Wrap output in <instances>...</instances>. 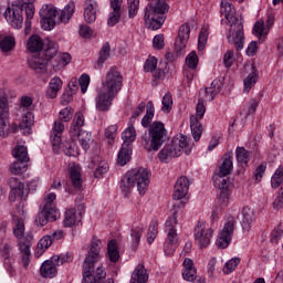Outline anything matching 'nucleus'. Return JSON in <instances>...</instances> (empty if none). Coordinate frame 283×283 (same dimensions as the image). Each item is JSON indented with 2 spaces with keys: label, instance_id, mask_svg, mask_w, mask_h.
I'll list each match as a JSON object with an SVG mask.
<instances>
[{
  "label": "nucleus",
  "instance_id": "1",
  "mask_svg": "<svg viewBox=\"0 0 283 283\" xmlns=\"http://www.w3.org/2000/svg\"><path fill=\"white\" fill-rule=\"evenodd\" d=\"M101 258V240L93 237L91 240V248L86 254V258L83 263V280L82 283H104L105 277H107V272L103 269V265L98 264ZM94 269L96 271L94 272Z\"/></svg>",
  "mask_w": 283,
  "mask_h": 283
},
{
  "label": "nucleus",
  "instance_id": "2",
  "mask_svg": "<svg viewBox=\"0 0 283 283\" xmlns=\"http://www.w3.org/2000/svg\"><path fill=\"white\" fill-rule=\"evenodd\" d=\"M220 8V14L230 23L227 40L231 45H234L237 52H240L244 48V25L242 20L234 15L235 8L229 0H221Z\"/></svg>",
  "mask_w": 283,
  "mask_h": 283
},
{
  "label": "nucleus",
  "instance_id": "3",
  "mask_svg": "<svg viewBox=\"0 0 283 283\" xmlns=\"http://www.w3.org/2000/svg\"><path fill=\"white\" fill-rule=\"evenodd\" d=\"M140 196L147 193V187H149V170L147 168H134L128 171L119 182V189L124 196L132 193V188L136 187Z\"/></svg>",
  "mask_w": 283,
  "mask_h": 283
},
{
  "label": "nucleus",
  "instance_id": "4",
  "mask_svg": "<svg viewBox=\"0 0 283 283\" xmlns=\"http://www.w3.org/2000/svg\"><path fill=\"white\" fill-rule=\"evenodd\" d=\"M34 1L36 0H17L12 3V8H7L4 18L12 28L15 30L23 28V10L28 19L34 18Z\"/></svg>",
  "mask_w": 283,
  "mask_h": 283
},
{
  "label": "nucleus",
  "instance_id": "5",
  "mask_svg": "<svg viewBox=\"0 0 283 283\" xmlns=\"http://www.w3.org/2000/svg\"><path fill=\"white\" fill-rule=\"evenodd\" d=\"M182 151H185L186 156H189L191 154V146L187 136L178 134L158 153V158L160 163H167L171 158L182 156Z\"/></svg>",
  "mask_w": 283,
  "mask_h": 283
},
{
  "label": "nucleus",
  "instance_id": "6",
  "mask_svg": "<svg viewBox=\"0 0 283 283\" xmlns=\"http://www.w3.org/2000/svg\"><path fill=\"white\" fill-rule=\"evenodd\" d=\"M167 140V128L163 122H154L148 133L142 136V145L146 151H158Z\"/></svg>",
  "mask_w": 283,
  "mask_h": 283
},
{
  "label": "nucleus",
  "instance_id": "7",
  "mask_svg": "<svg viewBox=\"0 0 283 283\" xmlns=\"http://www.w3.org/2000/svg\"><path fill=\"white\" fill-rule=\"evenodd\" d=\"M169 4L165 0H157L155 3H148L145 8V22L150 30H160L167 19Z\"/></svg>",
  "mask_w": 283,
  "mask_h": 283
},
{
  "label": "nucleus",
  "instance_id": "8",
  "mask_svg": "<svg viewBox=\"0 0 283 283\" xmlns=\"http://www.w3.org/2000/svg\"><path fill=\"white\" fill-rule=\"evenodd\" d=\"M74 109L67 106L60 112V119L54 122L53 128L51 130V143L53 145L54 151L61 147L63 132H65V125L63 123H70L72 120V115Z\"/></svg>",
  "mask_w": 283,
  "mask_h": 283
},
{
  "label": "nucleus",
  "instance_id": "9",
  "mask_svg": "<svg viewBox=\"0 0 283 283\" xmlns=\"http://www.w3.org/2000/svg\"><path fill=\"white\" fill-rule=\"evenodd\" d=\"M123 90V74L116 66H112L106 73L105 81L103 82V91L118 96V92Z\"/></svg>",
  "mask_w": 283,
  "mask_h": 283
},
{
  "label": "nucleus",
  "instance_id": "10",
  "mask_svg": "<svg viewBox=\"0 0 283 283\" xmlns=\"http://www.w3.org/2000/svg\"><path fill=\"white\" fill-rule=\"evenodd\" d=\"M12 156L15 161L10 166V172L13 176H19L28 169V163H30V157L28 156V148L25 146H18L12 150Z\"/></svg>",
  "mask_w": 283,
  "mask_h": 283
},
{
  "label": "nucleus",
  "instance_id": "11",
  "mask_svg": "<svg viewBox=\"0 0 283 283\" xmlns=\"http://www.w3.org/2000/svg\"><path fill=\"white\" fill-rule=\"evenodd\" d=\"M207 112V106H205V103L198 102L196 107V115L190 116V129L193 137V140L198 143L200 138H202V124L200 120L205 118V113Z\"/></svg>",
  "mask_w": 283,
  "mask_h": 283
},
{
  "label": "nucleus",
  "instance_id": "12",
  "mask_svg": "<svg viewBox=\"0 0 283 283\" xmlns=\"http://www.w3.org/2000/svg\"><path fill=\"white\" fill-rule=\"evenodd\" d=\"M233 231H235V218L229 216L217 240V247H219V249H227V247L231 244Z\"/></svg>",
  "mask_w": 283,
  "mask_h": 283
},
{
  "label": "nucleus",
  "instance_id": "13",
  "mask_svg": "<svg viewBox=\"0 0 283 283\" xmlns=\"http://www.w3.org/2000/svg\"><path fill=\"white\" fill-rule=\"evenodd\" d=\"M9 186L11 187L9 200L14 202V200H27L30 196V186L20 182L18 178L11 177L9 179Z\"/></svg>",
  "mask_w": 283,
  "mask_h": 283
},
{
  "label": "nucleus",
  "instance_id": "14",
  "mask_svg": "<svg viewBox=\"0 0 283 283\" xmlns=\"http://www.w3.org/2000/svg\"><path fill=\"white\" fill-rule=\"evenodd\" d=\"M211 238H213V230L207 228V223L199 221L195 228V240L200 249H207L208 244H211Z\"/></svg>",
  "mask_w": 283,
  "mask_h": 283
},
{
  "label": "nucleus",
  "instance_id": "15",
  "mask_svg": "<svg viewBox=\"0 0 283 283\" xmlns=\"http://www.w3.org/2000/svg\"><path fill=\"white\" fill-rule=\"evenodd\" d=\"M10 130V107L8 99L0 97V136H6Z\"/></svg>",
  "mask_w": 283,
  "mask_h": 283
},
{
  "label": "nucleus",
  "instance_id": "16",
  "mask_svg": "<svg viewBox=\"0 0 283 283\" xmlns=\"http://www.w3.org/2000/svg\"><path fill=\"white\" fill-rule=\"evenodd\" d=\"M191 34V29L189 24H182L179 28L178 36L175 41V52L177 55L182 54V50L187 48V43L189 42V35Z\"/></svg>",
  "mask_w": 283,
  "mask_h": 283
},
{
  "label": "nucleus",
  "instance_id": "17",
  "mask_svg": "<svg viewBox=\"0 0 283 283\" xmlns=\"http://www.w3.org/2000/svg\"><path fill=\"white\" fill-rule=\"evenodd\" d=\"M114 98H116V95H112V93H107L106 91H101L95 98V107L97 112H109Z\"/></svg>",
  "mask_w": 283,
  "mask_h": 283
},
{
  "label": "nucleus",
  "instance_id": "18",
  "mask_svg": "<svg viewBox=\"0 0 283 283\" xmlns=\"http://www.w3.org/2000/svg\"><path fill=\"white\" fill-rule=\"evenodd\" d=\"M29 67L34 70L36 74H45L48 72V59L43 57L41 53L33 54L28 59Z\"/></svg>",
  "mask_w": 283,
  "mask_h": 283
},
{
  "label": "nucleus",
  "instance_id": "19",
  "mask_svg": "<svg viewBox=\"0 0 283 283\" xmlns=\"http://www.w3.org/2000/svg\"><path fill=\"white\" fill-rule=\"evenodd\" d=\"M158 60L156 57H149L148 60H146L145 64H144V70L145 72H151L154 78H165V76H167V74L169 73V70L167 69H158Z\"/></svg>",
  "mask_w": 283,
  "mask_h": 283
},
{
  "label": "nucleus",
  "instance_id": "20",
  "mask_svg": "<svg viewBox=\"0 0 283 283\" xmlns=\"http://www.w3.org/2000/svg\"><path fill=\"white\" fill-rule=\"evenodd\" d=\"M222 87H224V77L214 78L211 86L205 88L206 101H213L222 92Z\"/></svg>",
  "mask_w": 283,
  "mask_h": 283
},
{
  "label": "nucleus",
  "instance_id": "21",
  "mask_svg": "<svg viewBox=\"0 0 283 283\" xmlns=\"http://www.w3.org/2000/svg\"><path fill=\"white\" fill-rule=\"evenodd\" d=\"M187 193H189V179L185 176H181L176 181L172 198L174 200H182Z\"/></svg>",
  "mask_w": 283,
  "mask_h": 283
},
{
  "label": "nucleus",
  "instance_id": "22",
  "mask_svg": "<svg viewBox=\"0 0 283 283\" xmlns=\"http://www.w3.org/2000/svg\"><path fill=\"white\" fill-rule=\"evenodd\" d=\"M32 241L24 239L19 242V251L22 254V264L24 269L30 266V258H32Z\"/></svg>",
  "mask_w": 283,
  "mask_h": 283
},
{
  "label": "nucleus",
  "instance_id": "23",
  "mask_svg": "<svg viewBox=\"0 0 283 283\" xmlns=\"http://www.w3.org/2000/svg\"><path fill=\"white\" fill-rule=\"evenodd\" d=\"M232 156H233V153H227L224 155L223 161L219 167V172H218L219 178H227V176H231V172L233 171V160H231Z\"/></svg>",
  "mask_w": 283,
  "mask_h": 283
},
{
  "label": "nucleus",
  "instance_id": "24",
  "mask_svg": "<svg viewBox=\"0 0 283 283\" xmlns=\"http://www.w3.org/2000/svg\"><path fill=\"white\" fill-rule=\"evenodd\" d=\"M85 125V116H83V113L78 112L75 114L71 128L70 134L74 138L78 136L83 132V126Z\"/></svg>",
  "mask_w": 283,
  "mask_h": 283
},
{
  "label": "nucleus",
  "instance_id": "25",
  "mask_svg": "<svg viewBox=\"0 0 283 283\" xmlns=\"http://www.w3.org/2000/svg\"><path fill=\"white\" fill-rule=\"evenodd\" d=\"M243 219L241 221V227L244 231H251V226L255 222V212L249 207H244L242 210Z\"/></svg>",
  "mask_w": 283,
  "mask_h": 283
},
{
  "label": "nucleus",
  "instance_id": "26",
  "mask_svg": "<svg viewBox=\"0 0 283 283\" xmlns=\"http://www.w3.org/2000/svg\"><path fill=\"white\" fill-rule=\"evenodd\" d=\"M133 151L134 147L127 144H123L117 155V165H120V167H125V165H127V163L132 160Z\"/></svg>",
  "mask_w": 283,
  "mask_h": 283
},
{
  "label": "nucleus",
  "instance_id": "27",
  "mask_svg": "<svg viewBox=\"0 0 283 283\" xmlns=\"http://www.w3.org/2000/svg\"><path fill=\"white\" fill-rule=\"evenodd\" d=\"M63 87V81L59 76H54L51 78L49 83V87L46 90V98H56L59 96V92Z\"/></svg>",
  "mask_w": 283,
  "mask_h": 283
},
{
  "label": "nucleus",
  "instance_id": "28",
  "mask_svg": "<svg viewBox=\"0 0 283 283\" xmlns=\"http://www.w3.org/2000/svg\"><path fill=\"white\" fill-rule=\"evenodd\" d=\"M180 207H182V201L174 205L172 213L165 223L166 231H176V227L178 224V209H180Z\"/></svg>",
  "mask_w": 283,
  "mask_h": 283
},
{
  "label": "nucleus",
  "instance_id": "29",
  "mask_svg": "<svg viewBox=\"0 0 283 283\" xmlns=\"http://www.w3.org/2000/svg\"><path fill=\"white\" fill-rule=\"evenodd\" d=\"M148 280L149 276L147 275V270H145V265L138 264L132 274L130 283H147Z\"/></svg>",
  "mask_w": 283,
  "mask_h": 283
},
{
  "label": "nucleus",
  "instance_id": "30",
  "mask_svg": "<svg viewBox=\"0 0 283 283\" xmlns=\"http://www.w3.org/2000/svg\"><path fill=\"white\" fill-rule=\"evenodd\" d=\"M84 20L87 23H94L96 21V1L90 0L85 3Z\"/></svg>",
  "mask_w": 283,
  "mask_h": 283
},
{
  "label": "nucleus",
  "instance_id": "31",
  "mask_svg": "<svg viewBox=\"0 0 283 283\" xmlns=\"http://www.w3.org/2000/svg\"><path fill=\"white\" fill-rule=\"evenodd\" d=\"M27 50L32 54L43 50V40L39 35H31L27 42Z\"/></svg>",
  "mask_w": 283,
  "mask_h": 283
},
{
  "label": "nucleus",
  "instance_id": "32",
  "mask_svg": "<svg viewBox=\"0 0 283 283\" xmlns=\"http://www.w3.org/2000/svg\"><path fill=\"white\" fill-rule=\"evenodd\" d=\"M40 275L42 277H54V275H56V265L54 264V261H44L40 268Z\"/></svg>",
  "mask_w": 283,
  "mask_h": 283
},
{
  "label": "nucleus",
  "instance_id": "33",
  "mask_svg": "<svg viewBox=\"0 0 283 283\" xmlns=\"http://www.w3.org/2000/svg\"><path fill=\"white\" fill-rule=\"evenodd\" d=\"M70 180L74 189H81V187H83V178L81 177V167L72 166L70 168Z\"/></svg>",
  "mask_w": 283,
  "mask_h": 283
},
{
  "label": "nucleus",
  "instance_id": "34",
  "mask_svg": "<svg viewBox=\"0 0 283 283\" xmlns=\"http://www.w3.org/2000/svg\"><path fill=\"white\" fill-rule=\"evenodd\" d=\"M40 54L43 55V59H46V63H50V61L59 56V44H56V42L49 41L46 49Z\"/></svg>",
  "mask_w": 283,
  "mask_h": 283
},
{
  "label": "nucleus",
  "instance_id": "35",
  "mask_svg": "<svg viewBox=\"0 0 283 283\" xmlns=\"http://www.w3.org/2000/svg\"><path fill=\"white\" fill-rule=\"evenodd\" d=\"M107 253L108 260L111 262L116 263L118 260H120V254L118 253V243L116 242V239H113L107 243Z\"/></svg>",
  "mask_w": 283,
  "mask_h": 283
},
{
  "label": "nucleus",
  "instance_id": "36",
  "mask_svg": "<svg viewBox=\"0 0 283 283\" xmlns=\"http://www.w3.org/2000/svg\"><path fill=\"white\" fill-rule=\"evenodd\" d=\"M74 10H76V4L74 1H70L61 11L60 21L62 23H70V19L74 15Z\"/></svg>",
  "mask_w": 283,
  "mask_h": 283
},
{
  "label": "nucleus",
  "instance_id": "37",
  "mask_svg": "<svg viewBox=\"0 0 283 283\" xmlns=\"http://www.w3.org/2000/svg\"><path fill=\"white\" fill-rule=\"evenodd\" d=\"M256 83H258V70H255V66L252 65V72L243 81L245 94H249V92H251V90L253 88V85H255Z\"/></svg>",
  "mask_w": 283,
  "mask_h": 283
},
{
  "label": "nucleus",
  "instance_id": "38",
  "mask_svg": "<svg viewBox=\"0 0 283 283\" xmlns=\"http://www.w3.org/2000/svg\"><path fill=\"white\" fill-rule=\"evenodd\" d=\"M46 219H49V222H56L61 218V212H59V209H56V206L49 203L44 205L43 210Z\"/></svg>",
  "mask_w": 283,
  "mask_h": 283
},
{
  "label": "nucleus",
  "instance_id": "39",
  "mask_svg": "<svg viewBox=\"0 0 283 283\" xmlns=\"http://www.w3.org/2000/svg\"><path fill=\"white\" fill-rule=\"evenodd\" d=\"M123 145H128V147H134L132 143L136 140V128L134 126H128L122 134Z\"/></svg>",
  "mask_w": 283,
  "mask_h": 283
},
{
  "label": "nucleus",
  "instance_id": "40",
  "mask_svg": "<svg viewBox=\"0 0 283 283\" xmlns=\"http://www.w3.org/2000/svg\"><path fill=\"white\" fill-rule=\"evenodd\" d=\"M112 48L109 46V42L104 43V45L102 46L101 51H99V56L98 60L96 62V69L101 70V67H103L105 61H107V59H109V52H111Z\"/></svg>",
  "mask_w": 283,
  "mask_h": 283
},
{
  "label": "nucleus",
  "instance_id": "41",
  "mask_svg": "<svg viewBox=\"0 0 283 283\" xmlns=\"http://www.w3.org/2000/svg\"><path fill=\"white\" fill-rule=\"evenodd\" d=\"M10 251H12V248L10 244L6 243L2 248V253L4 258V266L9 274L12 276L14 275V269L12 268V261L10 260Z\"/></svg>",
  "mask_w": 283,
  "mask_h": 283
},
{
  "label": "nucleus",
  "instance_id": "42",
  "mask_svg": "<svg viewBox=\"0 0 283 283\" xmlns=\"http://www.w3.org/2000/svg\"><path fill=\"white\" fill-rule=\"evenodd\" d=\"M156 113V108L154 107L153 102H148L146 105V115L142 119V125L144 127H149L151 120H154V114Z\"/></svg>",
  "mask_w": 283,
  "mask_h": 283
},
{
  "label": "nucleus",
  "instance_id": "43",
  "mask_svg": "<svg viewBox=\"0 0 283 283\" xmlns=\"http://www.w3.org/2000/svg\"><path fill=\"white\" fill-rule=\"evenodd\" d=\"M13 235L17 240H21V238L25 235V223L23 222V218L14 219Z\"/></svg>",
  "mask_w": 283,
  "mask_h": 283
},
{
  "label": "nucleus",
  "instance_id": "44",
  "mask_svg": "<svg viewBox=\"0 0 283 283\" xmlns=\"http://www.w3.org/2000/svg\"><path fill=\"white\" fill-rule=\"evenodd\" d=\"M14 45H17V41L12 35H7L0 41V50L2 52H12Z\"/></svg>",
  "mask_w": 283,
  "mask_h": 283
},
{
  "label": "nucleus",
  "instance_id": "45",
  "mask_svg": "<svg viewBox=\"0 0 283 283\" xmlns=\"http://www.w3.org/2000/svg\"><path fill=\"white\" fill-rule=\"evenodd\" d=\"M60 145H62L65 156H73V157L78 156L80 154L78 146H76V143H74L73 140L69 143H60Z\"/></svg>",
  "mask_w": 283,
  "mask_h": 283
},
{
  "label": "nucleus",
  "instance_id": "46",
  "mask_svg": "<svg viewBox=\"0 0 283 283\" xmlns=\"http://www.w3.org/2000/svg\"><path fill=\"white\" fill-rule=\"evenodd\" d=\"M54 241L52 240V235H44L42 239H40V241L38 242V253L40 255H43V253H45V250L50 249V247H52V243Z\"/></svg>",
  "mask_w": 283,
  "mask_h": 283
},
{
  "label": "nucleus",
  "instance_id": "47",
  "mask_svg": "<svg viewBox=\"0 0 283 283\" xmlns=\"http://www.w3.org/2000/svg\"><path fill=\"white\" fill-rule=\"evenodd\" d=\"M235 156L238 163H240L241 165H247V163L251 160V151L244 149V147H237Z\"/></svg>",
  "mask_w": 283,
  "mask_h": 283
},
{
  "label": "nucleus",
  "instance_id": "48",
  "mask_svg": "<svg viewBox=\"0 0 283 283\" xmlns=\"http://www.w3.org/2000/svg\"><path fill=\"white\" fill-rule=\"evenodd\" d=\"M240 262H241V259L238 256H234V258L230 259L229 261H227L222 269L224 275H229L230 273H233V271H235V269H238Z\"/></svg>",
  "mask_w": 283,
  "mask_h": 283
},
{
  "label": "nucleus",
  "instance_id": "49",
  "mask_svg": "<svg viewBox=\"0 0 283 283\" xmlns=\"http://www.w3.org/2000/svg\"><path fill=\"white\" fill-rule=\"evenodd\" d=\"M78 143L82 146V148L87 151L90 149V143H92V133L87 130H82L78 135Z\"/></svg>",
  "mask_w": 283,
  "mask_h": 283
},
{
  "label": "nucleus",
  "instance_id": "50",
  "mask_svg": "<svg viewBox=\"0 0 283 283\" xmlns=\"http://www.w3.org/2000/svg\"><path fill=\"white\" fill-rule=\"evenodd\" d=\"M40 19H56V8L44 4L40 10Z\"/></svg>",
  "mask_w": 283,
  "mask_h": 283
},
{
  "label": "nucleus",
  "instance_id": "51",
  "mask_svg": "<svg viewBox=\"0 0 283 283\" xmlns=\"http://www.w3.org/2000/svg\"><path fill=\"white\" fill-rule=\"evenodd\" d=\"M63 224L66 228L74 227L76 224V210L69 209L65 211Z\"/></svg>",
  "mask_w": 283,
  "mask_h": 283
},
{
  "label": "nucleus",
  "instance_id": "52",
  "mask_svg": "<svg viewBox=\"0 0 283 283\" xmlns=\"http://www.w3.org/2000/svg\"><path fill=\"white\" fill-rule=\"evenodd\" d=\"M282 182H283V168H279L275 170V172L271 178L272 189H277V187H280Z\"/></svg>",
  "mask_w": 283,
  "mask_h": 283
},
{
  "label": "nucleus",
  "instance_id": "53",
  "mask_svg": "<svg viewBox=\"0 0 283 283\" xmlns=\"http://www.w3.org/2000/svg\"><path fill=\"white\" fill-rule=\"evenodd\" d=\"M161 103H163L161 112L169 114L171 112V107H174V98L171 97V94L166 93L163 97Z\"/></svg>",
  "mask_w": 283,
  "mask_h": 283
},
{
  "label": "nucleus",
  "instance_id": "54",
  "mask_svg": "<svg viewBox=\"0 0 283 283\" xmlns=\"http://www.w3.org/2000/svg\"><path fill=\"white\" fill-rule=\"evenodd\" d=\"M128 17L134 19L138 14V8L140 6V0H128Z\"/></svg>",
  "mask_w": 283,
  "mask_h": 283
},
{
  "label": "nucleus",
  "instance_id": "55",
  "mask_svg": "<svg viewBox=\"0 0 283 283\" xmlns=\"http://www.w3.org/2000/svg\"><path fill=\"white\" fill-rule=\"evenodd\" d=\"M209 39V33H207V30L201 29L198 38V51L202 52L205 48H207V41Z\"/></svg>",
  "mask_w": 283,
  "mask_h": 283
},
{
  "label": "nucleus",
  "instance_id": "56",
  "mask_svg": "<svg viewBox=\"0 0 283 283\" xmlns=\"http://www.w3.org/2000/svg\"><path fill=\"white\" fill-rule=\"evenodd\" d=\"M157 235H158V222L154 221L150 223L148 228V237H147L148 244H151L154 240H156Z\"/></svg>",
  "mask_w": 283,
  "mask_h": 283
},
{
  "label": "nucleus",
  "instance_id": "57",
  "mask_svg": "<svg viewBox=\"0 0 283 283\" xmlns=\"http://www.w3.org/2000/svg\"><path fill=\"white\" fill-rule=\"evenodd\" d=\"M186 64L190 70H196V67H198V54L196 51H192L187 55Z\"/></svg>",
  "mask_w": 283,
  "mask_h": 283
},
{
  "label": "nucleus",
  "instance_id": "58",
  "mask_svg": "<svg viewBox=\"0 0 283 283\" xmlns=\"http://www.w3.org/2000/svg\"><path fill=\"white\" fill-rule=\"evenodd\" d=\"M78 85L82 94H85V92H87V87H90V75L86 73L82 74L78 78Z\"/></svg>",
  "mask_w": 283,
  "mask_h": 283
},
{
  "label": "nucleus",
  "instance_id": "59",
  "mask_svg": "<svg viewBox=\"0 0 283 283\" xmlns=\"http://www.w3.org/2000/svg\"><path fill=\"white\" fill-rule=\"evenodd\" d=\"M34 222L36 227H45L50 220L48 219L45 212L42 210L36 214Z\"/></svg>",
  "mask_w": 283,
  "mask_h": 283
},
{
  "label": "nucleus",
  "instance_id": "60",
  "mask_svg": "<svg viewBox=\"0 0 283 283\" xmlns=\"http://www.w3.org/2000/svg\"><path fill=\"white\" fill-rule=\"evenodd\" d=\"M153 48H155V50H163V48H165V35H155L153 39Z\"/></svg>",
  "mask_w": 283,
  "mask_h": 283
},
{
  "label": "nucleus",
  "instance_id": "61",
  "mask_svg": "<svg viewBox=\"0 0 283 283\" xmlns=\"http://www.w3.org/2000/svg\"><path fill=\"white\" fill-rule=\"evenodd\" d=\"M265 171H266V163H262L256 167L254 171V178L256 182H260V180H262Z\"/></svg>",
  "mask_w": 283,
  "mask_h": 283
},
{
  "label": "nucleus",
  "instance_id": "62",
  "mask_svg": "<svg viewBox=\"0 0 283 283\" xmlns=\"http://www.w3.org/2000/svg\"><path fill=\"white\" fill-rule=\"evenodd\" d=\"M196 275H197L196 268L182 270V277L187 282H195Z\"/></svg>",
  "mask_w": 283,
  "mask_h": 283
},
{
  "label": "nucleus",
  "instance_id": "63",
  "mask_svg": "<svg viewBox=\"0 0 283 283\" xmlns=\"http://www.w3.org/2000/svg\"><path fill=\"white\" fill-rule=\"evenodd\" d=\"M41 24L44 30H53L54 25H56V21L54 18H41Z\"/></svg>",
  "mask_w": 283,
  "mask_h": 283
},
{
  "label": "nucleus",
  "instance_id": "64",
  "mask_svg": "<svg viewBox=\"0 0 283 283\" xmlns=\"http://www.w3.org/2000/svg\"><path fill=\"white\" fill-rule=\"evenodd\" d=\"M118 21H120V12H111L108 20H107V25L109 28H114V25H116V23H118Z\"/></svg>",
  "mask_w": 283,
  "mask_h": 283
}]
</instances>
